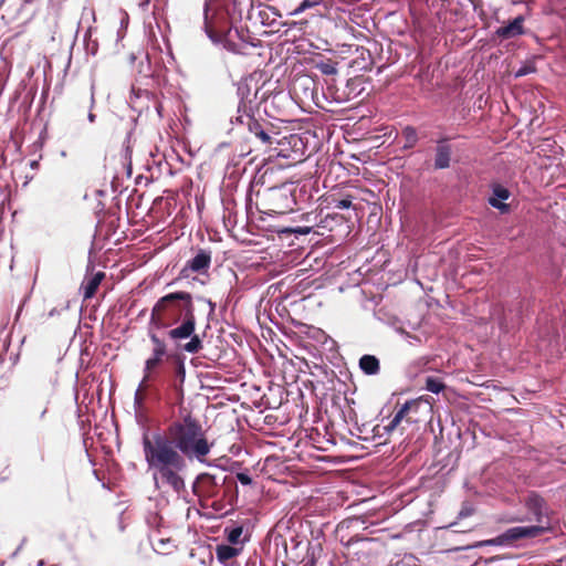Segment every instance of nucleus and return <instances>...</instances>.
Listing matches in <instances>:
<instances>
[{
  "mask_svg": "<svg viewBox=\"0 0 566 566\" xmlns=\"http://www.w3.org/2000/svg\"><path fill=\"white\" fill-rule=\"evenodd\" d=\"M510 191L502 187V186H495L493 187V195L489 199V203L493 207L499 209L501 212H507L509 206L504 203L503 201L509 199Z\"/></svg>",
  "mask_w": 566,
  "mask_h": 566,
  "instance_id": "nucleus-7",
  "label": "nucleus"
},
{
  "mask_svg": "<svg viewBox=\"0 0 566 566\" xmlns=\"http://www.w3.org/2000/svg\"><path fill=\"white\" fill-rule=\"evenodd\" d=\"M321 71L323 74H326V75L336 74V72H337L336 67L331 64H323L321 66Z\"/></svg>",
  "mask_w": 566,
  "mask_h": 566,
  "instance_id": "nucleus-24",
  "label": "nucleus"
},
{
  "mask_svg": "<svg viewBox=\"0 0 566 566\" xmlns=\"http://www.w3.org/2000/svg\"><path fill=\"white\" fill-rule=\"evenodd\" d=\"M451 146L444 140L438 143L436 147L434 168L446 169L450 166L451 160Z\"/></svg>",
  "mask_w": 566,
  "mask_h": 566,
  "instance_id": "nucleus-5",
  "label": "nucleus"
},
{
  "mask_svg": "<svg viewBox=\"0 0 566 566\" xmlns=\"http://www.w3.org/2000/svg\"><path fill=\"white\" fill-rule=\"evenodd\" d=\"M211 255L207 251H199L196 256L188 261V269L193 272H201L210 266Z\"/></svg>",
  "mask_w": 566,
  "mask_h": 566,
  "instance_id": "nucleus-9",
  "label": "nucleus"
},
{
  "mask_svg": "<svg viewBox=\"0 0 566 566\" xmlns=\"http://www.w3.org/2000/svg\"><path fill=\"white\" fill-rule=\"evenodd\" d=\"M213 442L191 416L174 421L165 432L144 433L143 452L157 490L180 495L186 490L184 472L187 460L207 464Z\"/></svg>",
  "mask_w": 566,
  "mask_h": 566,
  "instance_id": "nucleus-1",
  "label": "nucleus"
},
{
  "mask_svg": "<svg viewBox=\"0 0 566 566\" xmlns=\"http://www.w3.org/2000/svg\"><path fill=\"white\" fill-rule=\"evenodd\" d=\"M524 18L518 15L507 25L497 29L496 34L503 39H511L523 33Z\"/></svg>",
  "mask_w": 566,
  "mask_h": 566,
  "instance_id": "nucleus-8",
  "label": "nucleus"
},
{
  "mask_svg": "<svg viewBox=\"0 0 566 566\" xmlns=\"http://www.w3.org/2000/svg\"><path fill=\"white\" fill-rule=\"evenodd\" d=\"M402 137L405 139L403 148H412L418 142L417 132L410 126L403 128Z\"/></svg>",
  "mask_w": 566,
  "mask_h": 566,
  "instance_id": "nucleus-14",
  "label": "nucleus"
},
{
  "mask_svg": "<svg viewBox=\"0 0 566 566\" xmlns=\"http://www.w3.org/2000/svg\"><path fill=\"white\" fill-rule=\"evenodd\" d=\"M147 387H142V382L139 384L136 392H135V406L140 408L143 402H144V394L143 391L146 389Z\"/></svg>",
  "mask_w": 566,
  "mask_h": 566,
  "instance_id": "nucleus-19",
  "label": "nucleus"
},
{
  "mask_svg": "<svg viewBox=\"0 0 566 566\" xmlns=\"http://www.w3.org/2000/svg\"><path fill=\"white\" fill-rule=\"evenodd\" d=\"M426 389L433 394H439L444 389V384L436 377H427Z\"/></svg>",
  "mask_w": 566,
  "mask_h": 566,
  "instance_id": "nucleus-15",
  "label": "nucleus"
},
{
  "mask_svg": "<svg viewBox=\"0 0 566 566\" xmlns=\"http://www.w3.org/2000/svg\"><path fill=\"white\" fill-rule=\"evenodd\" d=\"M216 554L221 564L228 565V562L239 554V549L230 545H218Z\"/></svg>",
  "mask_w": 566,
  "mask_h": 566,
  "instance_id": "nucleus-12",
  "label": "nucleus"
},
{
  "mask_svg": "<svg viewBox=\"0 0 566 566\" xmlns=\"http://www.w3.org/2000/svg\"><path fill=\"white\" fill-rule=\"evenodd\" d=\"M352 207V200L350 199H342V200H338L335 205V208L336 209H339V210H344V209H348Z\"/></svg>",
  "mask_w": 566,
  "mask_h": 566,
  "instance_id": "nucleus-22",
  "label": "nucleus"
},
{
  "mask_svg": "<svg viewBox=\"0 0 566 566\" xmlns=\"http://www.w3.org/2000/svg\"><path fill=\"white\" fill-rule=\"evenodd\" d=\"M242 534V528L241 527H237V528H233L230 533H229V536H228V539L230 543H237L239 541V537L241 536Z\"/></svg>",
  "mask_w": 566,
  "mask_h": 566,
  "instance_id": "nucleus-21",
  "label": "nucleus"
},
{
  "mask_svg": "<svg viewBox=\"0 0 566 566\" xmlns=\"http://www.w3.org/2000/svg\"><path fill=\"white\" fill-rule=\"evenodd\" d=\"M543 532L544 527L535 525L511 527L495 538L478 542L475 545H473V547L504 546L522 538L536 537Z\"/></svg>",
  "mask_w": 566,
  "mask_h": 566,
  "instance_id": "nucleus-3",
  "label": "nucleus"
},
{
  "mask_svg": "<svg viewBox=\"0 0 566 566\" xmlns=\"http://www.w3.org/2000/svg\"><path fill=\"white\" fill-rule=\"evenodd\" d=\"M91 104L92 105L94 104V93H92V95H91Z\"/></svg>",
  "mask_w": 566,
  "mask_h": 566,
  "instance_id": "nucleus-31",
  "label": "nucleus"
},
{
  "mask_svg": "<svg viewBox=\"0 0 566 566\" xmlns=\"http://www.w3.org/2000/svg\"><path fill=\"white\" fill-rule=\"evenodd\" d=\"M533 72H535V67L533 65H524L515 72V77H522Z\"/></svg>",
  "mask_w": 566,
  "mask_h": 566,
  "instance_id": "nucleus-20",
  "label": "nucleus"
},
{
  "mask_svg": "<svg viewBox=\"0 0 566 566\" xmlns=\"http://www.w3.org/2000/svg\"><path fill=\"white\" fill-rule=\"evenodd\" d=\"M415 405H416L415 401L405 402L401 406V408L395 413V416L390 420V422L387 426H385V431L388 433L392 432L401 423V421L406 418V415L408 413L410 408Z\"/></svg>",
  "mask_w": 566,
  "mask_h": 566,
  "instance_id": "nucleus-10",
  "label": "nucleus"
},
{
  "mask_svg": "<svg viewBox=\"0 0 566 566\" xmlns=\"http://www.w3.org/2000/svg\"><path fill=\"white\" fill-rule=\"evenodd\" d=\"M322 0H303L301 4L295 8L290 14L291 15H298L302 12H304L307 9L315 8L319 6Z\"/></svg>",
  "mask_w": 566,
  "mask_h": 566,
  "instance_id": "nucleus-16",
  "label": "nucleus"
},
{
  "mask_svg": "<svg viewBox=\"0 0 566 566\" xmlns=\"http://www.w3.org/2000/svg\"><path fill=\"white\" fill-rule=\"evenodd\" d=\"M274 199H284L286 201V205H284L282 208L292 209L291 202H293V199L284 191H274L272 193Z\"/></svg>",
  "mask_w": 566,
  "mask_h": 566,
  "instance_id": "nucleus-18",
  "label": "nucleus"
},
{
  "mask_svg": "<svg viewBox=\"0 0 566 566\" xmlns=\"http://www.w3.org/2000/svg\"><path fill=\"white\" fill-rule=\"evenodd\" d=\"M185 301V321L184 323L169 331V336L172 339H185L190 337L195 332L196 318L193 314V306L191 302V295L187 292H175L161 297L153 308L151 321L159 324L161 312L165 311L167 305L174 301Z\"/></svg>",
  "mask_w": 566,
  "mask_h": 566,
  "instance_id": "nucleus-2",
  "label": "nucleus"
},
{
  "mask_svg": "<svg viewBox=\"0 0 566 566\" xmlns=\"http://www.w3.org/2000/svg\"><path fill=\"white\" fill-rule=\"evenodd\" d=\"M359 367L366 375H376L379 371V360L373 355H364L359 359Z\"/></svg>",
  "mask_w": 566,
  "mask_h": 566,
  "instance_id": "nucleus-11",
  "label": "nucleus"
},
{
  "mask_svg": "<svg viewBox=\"0 0 566 566\" xmlns=\"http://www.w3.org/2000/svg\"><path fill=\"white\" fill-rule=\"evenodd\" d=\"M208 303L210 305L211 311H213L214 310V304L211 301H208Z\"/></svg>",
  "mask_w": 566,
  "mask_h": 566,
  "instance_id": "nucleus-30",
  "label": "nucleus"
},
{
  "mask_svg": "<svg viewBox=\"0 0 566 566\" xmlns=\"http://www.w3.org/2000/svg\"><path fill=\"white\" fill-rule=\"evenodd\" d=\"M471 514V512L469 510H461L460 512V517H465V516H469Z\"/></svg>",
  "mask_w": 566,
  "mask_h": 566,
  "instance_id": "nucleus-26",
  "label": "nucleus"
},
{
  "mask_svg": "<svg viewBox=\"0 0 566 566\" xmlns=\"http://www.w3.org/2000/svg\"><path fill=\"white\" fill-rule=\"evenodd\" d=\"M208 10H209V3H208V2H206V3H205V19H206V20H207V18H208Z\"/></svg>",
  "mask_w": 566,
  "mask_h": 566,
  "instance_id": "nucleus-27",
  "label": "nucleus"
},
{
  "mask_svg": "<svg viewBox=\"0 0 566 566\" xmlns=\"http://www.w3.org/2000/svg\"><path fill=\"white\" fill-rule=\"evenodd\" d=\"M153 343V353L145 361L144 377L142 379V387H148V381L151 379L157 368L161 365L164 357L167 354L166 344L156 334L149 335Z\"/></svg>",
  "mask_w": 566,
  "mask_h": 566,
  "instance_id": "nucleus-4",
  "label": "nucleus"
},
{
  "mask_svg": "<svg viewBox=\"0 0 566 566\" xmlns=\"http://www.w3.org/2000/svg\"><path fill=\"white\" fill-rule=\"evenodd\" d=\"M127 19H128V15H127L126 13H124V19H123V21H124V20H127Z\"/></svg>",
  "mask_w": 566,
  "mask_h": 566,
  "instance_id": "nucleus-32",
  "label": "nucleus"
},
{
  "mask_svg": "<svg viewBox=\"0 0 566 566\" xmlns=\"http://www.w3.org/2000/svg\"><path fill=\"white\" fill-rule=\"evenodd\" d=\"M201 348H202V342H201V339L197 335H193L191 337L190 342H188L184 346V349L186 352H188V353H191V354L198 353Z\"/></svg>",
  "mask_w": 566,
  "mask_h": 566,
  "instance_id": "nucleus-17",
  "label": "nucleus"
},
{
  "mask_svg": "<svg viewBox=\"0 0 566 566\" xmlns=\"http://www.w3.org/2000/svg\"><path fill=\"white\" fill-rule=\"evenodd\" d=\"M201 478H202V479H210V480H212V481L214 480V478H213L212 475L207 474V473H206V474H202V475H201Z\"/></svg>",
  "mask_w": 566,
  "mask_h": 566,
  "instance_id": "nucleus-28",
  "label": "nucleus"
},
{
  "mask_svg": "<svg viewBox=\"0 0 566 566\" xmlns=\"http://www.w3.org/2000/svg\"><path fill=\"white\" fill-rule=\"evenodd\" d=\"M237 479L243 485H250L252 483V479L247 473H238Z\"/></svg>",
  "mask_w": 566,
  "mask_h": 566,
  "instance_id": "nucleus-23",
  "label": "nucleus"
},
{
  "mask_svg": "<svg viewBox=\"0 0 566 566\" xmlns=\"http://www.w3.org/2000/svg\"><path fill=\"white\" fill-rule=\"evenodd\" d=\"M88 120L93 123L95 120V115L93 113L88 114Z\"/></svg>",
  "mask_w": 566,
  "mask_h": 566,
  "instance_id": "nucleus-29",
  "label": "nucleus"
},
{
  "mask_svg": "<svg viewBox=\"0 0 566 566\" xmlns=\"http://www.w3.org/2000/svg\"><path fill=\"white\" fill-rule=\"evenodd\" d=\"M296 232L301 234H307L311 232V228H300L298 230H296Z\"/></svg>",
  "mask_w": 566,
  "mask_h": 566,
  "instance_id": "nucleus-25",
  "label": "nucleus"
},
{
  "mask_svg": "<svg viewBox=\"0 0 566 566\" xmlns=\"http://www.w3.org/2000/svg\"><path fill=\"white\" fill-rule=\"evenodd\" d=\"M248 126L249 130L253 133L258 138H260L263 143H271V136L261 128L260 124L256 120L249 117Z\"/></svg>",
  "mask_w": 566,
  "mask_h": 566,
  "instance_id": "nucleus-13",
  "label": "nucleus"
},
{
  "mask_svg": "<svg viewBox=\"0 0 566 566\" xmlns=\"http://www.w3.org/2000/svg\"><path fill=\"white\" fill-rule=\"evenodd\" d=\"M105 274L103 272H97L91 276H86L81 285V290L83 291L84 300H90L94 296L97 287L99 286Z\"/></svg>",
  "mask_w": 566,
  "mask_h": 566,
  "instance_id": "nucleus-6",
  "label": "nucleus"
}]
</instances>
